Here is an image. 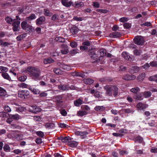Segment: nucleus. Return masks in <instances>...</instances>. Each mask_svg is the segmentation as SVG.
<instances>
[{"mask_svg": "<svg viewBox=\"0 0 157 157\" xmlns=\"http://www.w3.org/2000/svg\"><path fill=\"white\" fill-rule=\"evenodd\" d=\"M148 105L141 102L138 103L136 105V108L138 110H143L148 107Z\"/></svg>", "mask_w": 157, "mask_h": 157, "instance_id": "obj_7", "label": "nucleus"}, {"mask_svg": "<svg viewBox=\"0 0 157 157\" xmlns=\"http://www.w3.org/2000/svg\"><path fill=\"white\" fill-rule=\"evenodd\" d=\"M54 126V124L53 123H47L45 124V127L46 128H51L52 127H53Z\"/></svg>", "mask_w": 157, "mask_h": 157, "instance_id": "obj_51", "label": "nucleus"}, {"mask_svg": "<svg viewBox=\"0 0 157 157\" xmlns=\"http://www.w3.org/2000/svg\"><path fill=\"white\" fill-rule=\"evenodd\" d=\"M36 134L38 136L41 137H43L44 136V133L41 131L37 132Z\"/></svg>", "mask_w": 157, "mask_h": 157, "instance_id": "obj_57", "label": "nucleus"}, {"mask_svg": "<svg viewBox=\"0 0 157 157\" xmlns=\"http://www.w3.org/2000/svg\"><path fill=\"white\" fill-rule=\"evenodd\" d=\"M139 70V68H138L136 66L133 67L130 69L129 71L131 73H136Z\"/></svg>", "mask_w": 157, "mask_h": 157, "instance_id": "obj_18", "label": "nucleus"}, {"mask_svg": "<svg viewBox=\"0 0 157 157\" xmlns=\"http://www.w3.org/2000/svg\"><path fill=\"white\" fill-rule=\"evenodd\" d=\"M20 19L19 17L18 16H16V19H15L13 21V22L12 24L13 26V30L14 31H17L19 30L20 28Z\"/></svg>", "mask_w": 157, "mask_h": 157, "instance_id": "obj_2", "label": "nucleus"}, {"mask_svg": "<svg viewBox=\"0 0 157 157\" xmlns=\"http://www.w3.org/2000/svg\"><path fill=\"white\" fill-rule=\"evenodd\" d=\"M84 103L83 100L80 98H78L74 101V104L77 107H79Z\"/></svg>", "mask_w": 157, "mask_h": 157, "instance_id": "obj_10", "label": "nucleus"}, {"mask_svg": "<svg viewBox=\"0 0 157 157\" xmlns=\"http://www.w3.org/2000/svg\"><path fill=\"white\" fill-rule=\"evenodd\" d=\"M110 36L113 38H118L121 36V34L118 32H115L110 34Z\"/></svg>", "mask_w": 157, "mask_h": 157, "instance_id": "obj_17", "label": "nucleus"}, {"mask_svg": "<svg viewBox=\"0 0 157 157\" xmlns=\"http://www.w3.org/2000/svg\"><path fill=\"white\" fill-rule=\"evenodd\" d=\"M99 51L100 53V56L101 57H103L106 55V51L105 50L103 49H100Z\"/></svg>", "mask_w": 157, "mask_h": 157, "instance_id": "obj_31", "label": "nucleus"}, {"mask_svg": "<svg viewBox=\"0 0 157 157\" xmlns=\"http://www.w3.org/2000/svg\"><path fill=\"white\" fill-rule=\"evenodd\" d=\"M71 140V138L69 136L63 137L62 139V141L64 143H68Z\"/></svg>", "mask_w": 157, "mask_h": 157, "instance_id": "obj_32", "label": "nucleus"}, {"mask_svg": "<svg viewBox=\"0 0 157 157\" xmlns=\"http://www.w3.org/2000/svg\"><path fill=\"white\" fill-rule=\"evenodd\" d=\"M134 40L135 43L139 45H142L144 42V38L141 36H135Z\"/></svg>", "mask_w": 157, "mask_h": 157, "instance_id": "obj_5", "label": "nucleus"}, {"mask_svg": "<svg viewBox=\"0 0 157 157\" xmlns=\"http://www.w3.org/2000/svg\"><path fill=\"white\" fill-rule=\"evenodd\" d=\"M134 98L136 99V100H142L143 99L142 95L140 94L134 96Z\"/></svg>", "mask_w": 157, "mask_h": 157, "instance_id": "obj_44", "label": "nucleus"}, {"mask_svg": "<svg viewBox=\"0 0 157 157\" xmlns=\"http://www.w3.org/2000/svg\"><path fill=\"white\" fill-rule=\"evenodd\" d=\"M31 111L33 113H36L37 112L40 111L41 109L37 107L36 105H33L31 107V109H30Z\"/></svg>", "mask_w": 157, "mask_h": 157, "instance_id": "obj_11", "label": "nucleus"}, {"mask_svg": "<svg viewBox=\"0 0 157 157\" xmlns=\"http://www.w3.org/2000/svg\"><path fill=\"white\" fill-rule=\"evenodd\" d=\"M136 78V76L133 75H126L123 77V78L124 79L127 80H133Z\"/></svg>", "mask_w": 157, "mask_h": 157, "instance_id": "obj_9", "label": "nucleus"}, {"mask_svg": "<svg viewBox=\"0 0 157 157\" xmlns=\"http://www.w3.org/2000/svg\"><path fill=\"white\" fill-rule=\"evenodd\" d=\"M27 79V77L25 76H22L19 77V80L22 82L25 81Z\"/></svg>", "mask_w": 157, "mask_h": 157, "instance_id": "obj_53", "label": "nucleus"}, {"mask_svg": "<svg viewBox=\"0 0 157 157\" xmlns=\"http://www.w3.org/2000/svg\"><path fill=\"white\" fill-rule=\"evenodd\" d=\"M10 44L8 42H2V41L1 42L0 44L1 46L2 47H5L8 46L10 45Z\"/></svg>", "mask_w": 157, "mask_h": 157, "instance_id": "obj_43", "label": "nucleus"}, {"mask_svg": "<svg viewBox=\"0 0 157 157\" xmlns=\"http://www.w3.org/2000/svg\"><path fill=\"white\" fill-rule=\"evenodd\" d=\"M54 62V60L51 58L46 59L44 60L43 62L45 64H50L53 63Z\"/></svg>", "mask_w": 157, "mask_h": 157, "instance_id": "obj_19", "label": "nucleus"}, {"mask_svg": "<svg viewBox=\"0 0 157 157\" xmlns=\"http://www.w3.org/2000/svg\"><path fill=\"white\" fill-rule=\"evenodd\" d=\"M151 152L152 153H157V148L153 147L151 150Z\"/></svg>", "mask_w": 157, "mask_h": 157, "instance_id": "obj_64", "label": "nucleus"}, {"mask_svg": "<svg viewBox=\"0 0 157 157\" xmlns=\"http://www.w3.org/2000/svg\"><path fill=\"white\" fill-rule=\"evenodd\" d=\"M145 77V75L144 73H142L139 75L137 78V79L139 81H140L143 80Z\"/></svg>", "mask_w": 157, "mask_h": 157, "instance_id": "obj_33", "label": "nucleus"}, {"mask_svg": "<svg viewBox=\"0 0 157 157\" xmlns=\"http://www.w3.org/2000/svg\"><path fill=\"white\" fill-rule=\"evenodd\" d=\"M26 34H24L22 35H21L19 36H17V40L19 41L22 39L23 38L25 37L26 36Z\"/></svg>", "mask_w": 157, "mask_h": 157, "instance_id": "obj_47", "label": "nucleus"}, {"mask_svg": "<svg viewBox=\"0 0 157 157\" xmlns=\"http://www.w3.org/2000/svg\"><path fill=\"white\" fill-rule=\"evenodd\" d=\"M55 40L56 41L60 42H63L65 41V39L60 36L57 37Z\"/></svg>", "mask_w": 157, "mask_h": 157, "instance_id": "obj_42", "label": "nucleus"}, {"mask_svg": "<svg viewBox=\"0 0 157 157\" xmlns=\"http://www.w3.org/2000/svg\"><path fill=\"white\" fill-rule=\"evenodd\" d=\"M60 113L63 116L67 115V111L65 109H62L60 111Z\"/></svg>", "mask_w": 157, "mask_h": 157, "instance_id": "obj_59", "label": "nucleus"}, {"mask_svg": "<svg viewBox=\"0 0 157 157\" xmlns=\"http://www.w3.org/2000/svg\"><path fill=\"white\" fill-rule=\"evenodd\" d=\"M6 117V113L4 112H0V117L5 118Z\"/></svg>", "mask_w": 157, "mask_h": 157, "instance_id": "obj_60", "label": "nucleus"}, {"mask_svg": "<svg viewBox=\"0 0 157 157\" xmlns=\"http://www.w3.org/2000/svg\"><path fill=\"white\" fill-rule=\"evenodd\" d=\"M140 88L138 87H137L131 89L130 90V91L133 93H136L138 91H140Z\"/></svg>", "mask_w": 157, "mask_h": 157, "instance_id": "obj_46", "label": "nucleus"}, {"mask_svg": "<svg viewBox=\"0 0 157 157\" xmlns=\"http://www.w3.org/2000/svg\"><path fill=\"white\" fill-rule=\"evenodd\" d=\"M136 140L139 143H141L143 141V138L140 136H138L136 138Z\"/></svg>", "mask_w": 157, "mask_h": 157, "instance_id": "obj_63", "label": "nucleus"}, {"mask_svg": "<svg viewBox=\"0 0 157 157\" xmlns=\"http://www.w3.org/2000/svg\"><path fill=\"white\" fill-rule=\"evenodd\" d=\"M14 19H13L12 18H11L10 17H6L5 18V20L6 22L10 24H12L13 22V21L14 20Z\"/></svg>", "mask_w": 157, "mask_h": 157, "instance_id": "obj_29", "label": "nucleus"}, {"mask_svg": "<svg viewBox=\"0 0 157 157\" xmlns=\"http://www.w3.org/2000/svg\"><path fill=\"white\" fill-rule=\"evenodd\" d=\"M59 89L63 91L67 90L69 89V87L68 86L63 85H61L58 86Z\"/></svg>", "mask_w": 157, "mask_h": 157, "instance_id": "obj_25", "label": "nucleus"}, {"mask_svg": "<svg viewBox=\"0 0 157 157\" xmlns=\"http://www.w3.org/2000/svg\"><path fill=\"white\" fill-rule=\"evenodd\" d=\"M27 70L35 80L41 79V77H40V71L38 69L33 67H30L27 68Z\"/></svg>", "mask_w": 157, "mask_h": 157, "instance_id": "obj_1", "label": "nucleus"}, {"mask_svg": "<svg viewBox=\"0 0 157 157\" xmlns=\"http://www.w3.org/2000/svg\"><path fill=\"white\" fill-rule=\"evenodd\" d=\"M60 67L63 69L69 71L71 69V66L69 65L62 63L61 64Z\"/></svg>", "mask_w": 157, "mask_h": 157, "instance_id": "obj_16", "label": "nucleus"}, {"mask_svg": "<svg viewBox=\"0 0 157 157\" xmlns=\"http://www.w3.org/2000/svg\"><path fill=\"white\" fill-rule=\"evenodd\" d=\"M3 149L4 151L6 152L10 151V148L9 146L7 144L5 145L3 147Z\"/></svg>", "mask_w": 157, "mask_h": 157, "instance_id": "obj_48", "label": "nucleus"}, {"mask_svg": "<svg viewBox=\"0 0 157 157\" xmlns=\"http://www.w3.org/2000/svg\"><path fill=\"white\" fill-rule=\"evenodd\" d=\"M10 117L12 118L13 119L17 120L21 118V117L18 114H10Z\"/></svg>", "mask_w": 157, "mask_h": 157, "instance_id": "obj_20", "label": "nucleus"}, {"mask_svg": "<svg viewBox=\"0 0 157 157\" xmlns=\"http://www.w3.org/2000/svg\"><path fill=\"white\" fill-rule=\"evenodd\" d=\"M21 26L22 29L26 31L32 32L33 30L32 26L28 24L25 21L22 22L21 24Z\"/></svg>", "mask_w": 157, "mask_h": 157, "instance_id": "obj_4", "label": "nucleus"}, {"mask_svg": "<svg viewBox=\"0 0 157 157\" xmlns=\"http://www.w3.org/2000/svg\"><path fill=\"white\" fill-rule=\"evenodd\" d=\"M124 27L126 29H128L131 26V25L128 23H125L124 24Z\"/></svg>", "mask_w": 157, "mask_h": 157, "instance_id": "obj_58", "label": "nucleus"}, {"mask_svg": "<svg viewBox=\"0 0 157 157\" xmlns=\"http://www.w3.org/2000/svg\"><path fill=\"white\" fill-rule=\"evenodd\" d=\"M150 64V65L152 67H156L157 66V63L155 61L151 62Z\"/></svg>", "mask_w": 157, "mask_h": 157, "instance_id": "obj_62", "label": "nucleus"}, {"mask_svg": "<svg viewBox=\"0 0 157 157\" xmlns=\"http://www.w3.org/2000/svg\"><path fill=\"white\" fill-rule=\"evenodd\" d=\"M78 31V29L76 27H73L70 29V31L72 33H76Z\"/></svg>", "mask_w": 157, "mask_h": 157, "instance_id": "obj_39", "label": "nucleus"}, {"mask_svg": "<svg viewBox=\"0 0 157 157\" xmlns=\"http://www.w3.org/2000/svg\"><path fill=\"white\" fill-rule=\"evenodd\" d=\"M81 108L82 110H85L86 111H88L90 109V108L89 106L86 105H82Z\"/></svg>", "mask_w": 157, "mask_h": 157, "instance_id": "obj_41", "label": "nucleus"}, {"mask_svg": "<svg viewBox=\"0 0 157 157\" xmlns=\"http://www.w3.org/2000/svg\"><path fill=\"white\" fill-rule=\"evenodd\" d=\"M29 92L27 90H21L18 92V95L19 98L25 99L29 97Z\"/></svg>", "mask_w": 157, "mask_h": 157, "instance_id": "obj_3", "label": "nucleus"}, {"mask_svg": "<svg viewBox=\"0 0 157 157\" xmlns=\"http://www.w3.org/2000/svg\"><path fill=\"white\" fill-rule=\"evenodd\" d=\"M16 111L17 112H22L24 111L25 110V108L23 107L20 106L16 108Z\"/></svg>", "mask_w": 157, "mask_h": 157, "instance_id": "obj_38", "label": "nucleus"}, {"mask_svg": "<svg viewBox=\"0 0 157 157\" xmlns=\"http://www.w3.org/2000/svg\"><path fill=\"white\" fill-rule=\"evenodd\" d=\"M36 18V16L35 14H32L29 16L27 17L26 20V21H31Z\"/></svg>", "mask_w": 157, "mask_h": 157, "instance_id": "obj_30", "label": "nucleus"}, {"mask_svg": "<svg viewBox=\"0 0 157 157\" xmlns=\"http://www.w3.org/2000/svg\"><path fill=\"white\" fill-rule=\"evenodd\" d=\"M54 71L57 75H62L63 73V72L59 68H55L54 70Z\"/></svg>", "mask_w": 157, "mask_h": 157, "instance_id": "obj_36", "label": "nucleus"}, {"mask_svg": "<svg viewBox=\"0 0 157 157\" xmlns=\"http://www.w3.org/2000/svg\"><path fill=\"white\" fill-rule=\"evenodd\" d=\"M122 56L126 59L129 60L130 58V57L128 54L125 52H122Z\"/></svg>", "mask_w": 157, "mask_h": 157, "instance_id": "obj_26", "label": "nucleus"}, {"mask_svg": "<svg viewBox=\"0 0 157 157\" xmlns=\"http://www.w3.org/2000/svg\"><path fill=\"white\" fill-rule=\"evenodd\" d=\"M113 86L106 85L104 87V89L106 90L105 94L108 96H110L112 94Z\"/></svg>", "mask_w": 157, "mask_h": 157, "instance_id": "obj_6", "label": "nucleus"}, {"mask_svg": "<svg viewBox=\"0 0 157 157\" xmlns=\"http://www.w3.org/2000/svg\"><path fill=\"white\" fill-rule=\"evenodd\" d=\"M128 20V18L124 17L120 18L119 19V21L122 22H124L126 21H127Z\"/></svg>", "mask_w": 157, "mask_h": 157, "instance_id": "obj_50", "label": "nucleus"}, {"mask_svg": "<svg viewBox=\"0 0 157 157\" xmlns=\"http://www.w3.org/2000/svg\"><path fill=\"white\" fill-rule=\"evenodd\" d=\"M75 134L77 136H80L82 138H84L86 135L88 134V133L86 131H77L75 132Z\"/></svg>", "mask_w": 157, "mask_h": 157, "instance_id": "obj_12", "label": "nucleus"}, {"mask_svg": "<svg viewBox=\"0 0 157 157\" xmlns=\"http://www.w3.org/2000/svg\"><path fill=\"white\" fill-rule=\"evenodd\" d=\"M5 111L8 112H10L11 111V108L8 106L6 105L5 106L3 107Z\"/></svg>", "mask_w": 157, "mask_h": 157, "instance_id": "obj_54", "label": "nucleus"}, {"mask_svg": "<svg viewBox=\"0 0 157 157\" xmlns=\"http://www.w3.org/2000/svg\"><path fill=\"white\" fill-rule=\"evenodd\" d=\"M29 89L34 94H39L40 92V90L38 89L33 88L32 87H29Z\"/></svg>", "mask_w": 157, "mask_h": 157, "instance_id": "obj_21", "label": "nucleus"}, {"mask_svg": "<svg viewBox=\"0 0 157 157\" xmlns=\"http://www.w3.org/2000/svg\"><path fill=\"white\" fill-rule=\"evenodd\" d=\"M83 6V3L82 2H76L74 4H72V6L74 7H82Z\"/></svg>", "mask_w": 157, "mask_h": 157, "instance_id": "obj_23", "label": "nucleus"}, {"mask_svg": "<svg viewBox=\"0 0 157 157\" xmlns=\"http://www.w3.org/2000/svg\"><path fill=\"white\" fill-rule=\"evenodd\" d=\"M70 45L72 48H75L77 47V44L76 42H73L70 43Z\"/></svg>", "mask_w": 157, "mask_h": 157, "instance_id": "obj_56", "label": "nucleus"}, {"mask_svg": "<svg viewBox=\"0 0 157 157\" xmlns=\"http://www.w3.org/2000/svg\"><path fill=\"white\" fill-rule=\"evenodd\" d=\"M142 52V51L140 50L136 49L133 51L134 54L136 56H139Z\"/></svg>", "mask_w": 157, "mask_h": 157, "instance_id": "obj_49", "label": "nucleus"}, {"mask_svg": "<svg viewBox=\"0 0 157 157\" xmlns=\"http://www.w3.org/2000/svg\"><path fill=\"white\" fill-rule=\"evenodd\" d=\"M2 76L5 79H7L9 80H11V78L9 75L6 73H2Z\"/></svg>", "mask_w": 157, "mask_h": 157, "instance_id": "obj_27", "label": "nucleus"}, {"mask_svg": "<svg viewBox=\"0 0 157 157\" xmlns=\"http://www.w3.org/2000/svg\"><path fill=\"white\" fill-rule=\"evenodd\" d=\"M45 17L44 16H41L38 18L36 21V23L37 25H41L45 20Z\"/></svg>", "mask_w": 157, "mask_h": 157, "instance_id": "obj_14", "label": "nucleus"}, {"mask_svg": "<svg viewBox=\"0 0 157 157\" xmlns=\"http://www.w3.org/2000/svg\"><path fill=\"white\" fill-rule=\"evenodd\" d=\"M44 13L45 16H51L52 15V13L50 12L48 10L46 9L44 10Z\"/></svg>", "mask_w": 157, "mask_h": 157, "instance_id": "obj_34", "label": "nucleus"}, {"mask_svg": "<svg viewBox=\"0 0 157 157\" xmlns=\"http://www.w3.org/2000/svg\"><path fill=\"white\" fill-rule=\"evenodd\" d=\"M151 23L150 22H147L141 24L142 26H147L148 27L150 26Z\"/></svg>", "mask_w": 157, "mask_h": 157, "instance_id": "obj_61", "label": "nucleus"}, {"mask_svg": "<svg viewBox=\"0 0 157 157\" xmlns=\"http://www.w3.org/2000/svg\"><path fill=\"white\" fill-rule=\"evenodd\" d=\"M61 53L63 54H66L68 52V47L66 45H62V48L61 50Z\"/></svg>", "mask_w": 157, "mask_h": 157, "instance_id": "obj_13", "label": "nucleus"}, {"mask_svg": "<svg viewBox=\"0 0 157 157\" xmlns=\"http://www.w3.org/2000/svg\"><path fill=\"white\" fill-rule=\"evenodd\" d=\"M112 90L113 91V95L115 96H116L118 94V88L115 86H113Z\"/></svg>", "mask_w": 157, "mask_h": 157, "instance_id": "obj_28", "label": "nucleus"}, {"mask_svg": "<svg viewBox=\"0 0 157 157\" xmlns=\"http://www.w3.org/2000/svg\"><path fill=\"white\" fill-rule=\"evenodd\" d=\"M143 94L145 98H148L151 95V93L149 91H146Z\"/></svg>", "mask_w": 157, "mask_h": 157, "instance_id": "obj_45", "label": "nucleus"}, {"mask_svg": "<svg viewBox=\"0 0 157 157\" xmlns=\"http://www.w3.org/2000/svg\"><path fill=\"white\" fill-rule=\"evenodd\" d=\"M18 86L19 87L22 88H29V86L27 84H25V83H22L20 84H18Z\"/></svg>", "mask_w": 157, "mask_h": 157, "instance_id": "obj_37", "label": "nucleus"}, {"mask_svg": "<svg viewBox=\"0 0 157 157\" xmlns=\"http://www.w3.org/2000/svg\"><path fill=\"white\" fill-rule=\"evenodd\" d=\"M73 20L75 21H81L83 20V18L81 17H78L75 16L74 17Z\"/></svg>", "mask_w": 157, "mask_h": 157, "instance_id": "obj_52", "label": "nucleus"}, {"mask_svg": "<svg viewBox=\"0 0 157 157\" xmlns=\"http://www.w3.org/2000/svg\"><path fill=\"white\" fill-rule=\"evenodd\" d=\"M94 109L97 111H99L100 110H103L104 109L103 107L102 106H96Z\"/></svg>", "mask_w": 157, "mask_h": 157, "instance_id": "obj_55", "label": "nucleus"}, {"mask_svg": "<svg viewBox=\"0 0 157 157\" xmlns=\"http://www.w3.org/2000/svg\"><path fill=\"white\" fill-rule=\"evenodd\" d=\"M84 83L88 84H91L94 82V81L91 78H87L84 79Z\"/></svg>", "mask_w": 157, "mask_h": 157, "instance_id": "obj_35", "label": "nucleus"}, {"mask_svg": "<svg viewBox=\"0 0 157 157\" xmlns=\"http://www.w3.org/2000/svg\"><path fill=\"white\" fill-rule=\"evenodd\" d=\"M87 114V112L84 110L79 111L77 113L78 116H83L86 115Z\"/></svg>", "mask_w": 157, "mask_h": 157, "instance_id": "obj_24", "label": "nucleus"}, {"mask_svg": "<svg viewBox=\"0 0 157 157\" xmlns=\"http://www.w3.org/2000/svg\"><path fill=\"white\" fill-rule=\"evenodd\" d=\"M68 146L72 147H77L78 144V142L75 141H70V142H68L67 143Z\"/></svg>", "mask_w": 157, "mask_h": 157, "instance_id": "obj_15", "label": "nucleus"}, {"mask_svg": "<svg viewBox=\"0 0 157 157\" xmlns=\"http://www.w3.org/2000/svg\"><path fill=\"white\" fill-rule=\"evenodd\" d=\"M8 71V69L5 67L3 66L0 67V73H5Z\"/></svg>", "mask_w": 157, "mask_h": 157, "instance_id": "obj_40", "label": "nucleus"}, {"mask_svg": "<svg viewBox=\"0 0 157 157\" xmlns=\"http://www.w3.org/2000/svg\"><path fill=\"white\" fill-rule=\"evenodd\" d=\"M61 3L63 6L66 7H69L73 4V2L68 0H62Z\"/></svg>", "mask_w": 157, "mask_h": 157, "instance_id": "obj_8", "label": "nucleus"}, {"mask_svg": "<svg viewBox=\"0 0 157 157\" xmlns=\"http://www.w3.org/2000/svg\"><path fill=\"white\" fill-rule=\"evenodd\" d=\"M6 95L7 92L6 91L2 88L0 87V96L4 97Z\"/></svg>", "mask_w": 157, "mask_h": 157, "instance_id": "obj_22", "label": "nucleus"}]
</instances>
